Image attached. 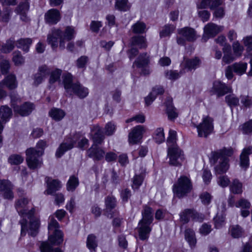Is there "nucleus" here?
Returning <instances> with one entry per match:
<instances>
[{
  "label": "nucleus",
  "instance_id": "41",
  "mask_svg": "<svg viewBox=\"0 0 252 252\" xmlns=\"http://www.w3.org/2000/svg\"><path fill=\"white\" fill-rule=\"evenodd\" d=\"M185 238L191 247L194 246L196 244L195 233L191 229H187L185 231Z\"/></svg>",
  "mask_w": 252,
  "mask_h": 252
},
{
  "label": "nucleus",
  "instance_id": "10",
  "mask_svg": "<svg viewBox=\"0 0 252 252\" xmlns=\"http://www.w3.org/2000/svg\"><path fill=\"white\" fill-rule=\"evenodd\" d=\"M178 33L182 37H177V42L179 45H184L186 41L192 42L196 40L197 34L194 29L185 27L178 30Z\"/></svg>",
  "mask_w": 252,
  "mask_h": 252
},
{
  "label": "nucleus",
  "instance_id": "27",
  "mask_svg": "<svg viewBox=\"0 0 252 252\" xmlns=\"http://www.w3.org/2000/svg\"><path fill=\"white\" fill-rule=\"evenodd\" d=\"M164 90L161 86H156L153 89L152 92L145 98L146 104L148 106L155 100L157 95L163 94Z\"/></svg>",
  "mask_w": 252,
  "mask_h": 252
},
{
  "label": "nucleus",
  "instance_id": "31",
  "mask_svg": "<svg viewBox=\"0 0 252 252\" xmlns=\"http://www.w3.org/2000/svg\"><path fill=\"white\" fill-rule=\"evenodd\" d=\"M32 39L31 38H22L17 41L16 46L22 49L25 52L29 51L30 46L32 43Z\"/></svg>",
  "mask_w": 252,
  "mask_h": 252
},
{
  "label": "nucleus",
  "instance_id": "38",
  "mask_svg": "<svg viewBox=\"0 0 252 252\" xmlns=\"http://www.w3.org/2000/svg\"><path fill=\"white\" fill-rule=\"evenodd\" d=\"M79 185L78 178L74 175L70 177L67 184L66 189L69 191H73Z\"/></svg>",
  "mask_w": 252,
  "mask_h": 252
},
{
  "label": "nucleus",
  "instance_id": "26",
  "mask_svg": "<svg viewBox=\"0 0 252 252\" xmlns=\"http://www.w3.org/2000/svg\"><path fill=\"white\" fill-rule=\"evenodd\" d=\"M142 218L139 222H146L152 224L154 220L152 209L148 206H144L142 212Z\"/></svg>",
  "mask_w": 252,
  "mask_h": 252
},
{
  "label": "nucleus",
  "instance_id": "9",
  "mask_svg": "<svg viewBox=\"0 0 252 252\" xmlns=\"http://www.w3.org/2000/svg\"><path fill=\"white\" fill-rule=\"evenodd\" d=\"M10 97L14 111L22 116L28 115L34 109L33 104L30 102H26L21 107L15 105V102L20 101V99L14 93L10 94Z\"/></svg>",
  "mask_w": 252,
  "mask_h": 252
},
{
  "label": "nucleus",
  "instance_id": "12",
  "mask_svg": "<svg viewBox=\"0 0 252 252\" xmlns=\"http://www.w3.org/2000/svg\"><path fill=\"white\" fill-rule=\"evenodd\" d=\"M168 157L169 164L173 166H180L184 159L183 152L177 147L168 148Z\"/></svg>",
  "mask_w": 252,
  "mask_h": 252
},
{
  "label": "nucleus",
  "instance_id": "49",
  "mask_svg": "<svg viewBox=\"0 0 252 252\" xmlns=\"http://www.w3.org/2000/svg\"><path fill=\"white\" fill-rule=\"evenodd\" d=\"M144 180V175L143 174L140 175H135L132 180V187L133 189H138L141 185Z\"/></svg>",
  "mask_w": 252,
  "mask_h": 252
},
{
  "label": "nucleus",
  "instance_id": "33",
  "mask_svg": "<svg viewBox=\"0 0 252 252\" xmlns=\"http://www.w3.org/2000/svg\"><path fill=\"white\" fill-rule=\"evenodd\" d=\"M131 44L137 45L140 48H146L147 46L146 39L143 36H135L132 38Z\"/></svg>",
  "mask_w": 252,
  "mask_h": 252
},
{
  "label": "nucleus",
  "instance_id": "19",
  "mask_svg": "<svg viewBox=\"0 0 252 252\" xmlns=\"http://www.w3.org/2000/svg\"><path fill=\"white\" fill-rule=\"evenodd\" d=\"M61 19L59 11L56 9H52L47 11L45 15V19L49 24H55Z\"/></svg>",
  "mask_w": 252,
  "mask_h": 252
},
{
  "label": "nucleus",
  "instance_id": "59",
  "mask_svg": "<svg viewBox=\"0 0 252 252\" xmlns=\"http://www.w3.org/2000/svg\"><path fill=\"white\" fill-rule=\"evenodd\" d=\"M13 61L17 65H20L24 62V59L19 52L13 53Z\"/></svg>",
  "mask_w": 252,
  "mask_h": 252
},
{
  "label": "nucleus",
  "instance_id": "15",
  "mask_svg": "<svg viewBox=\"0 0 252 252\" xmlns=\"http://www.w3.org/2000/svg\"><path fill=\"white\" fill-rule=\"evenodd\" d=\"M144 131V128L142 126H137L134 127L128 135L129 143L131 144L137 143L141 139Z\"/></svg>",
  "mask_w": 252,
  "mask_h": 252
},
{
  "label": "nucleus",
  "instance_id": "57",
  "mask_svg": "<svg viewBox=\"0 0 252 252\" xmlns=\"http://www.w3.org/2000/svg\"><path fill=\"white\" fill-rule=\"evenodd\" d=\"M29 9V3L28 2H25L20 3L16 9L17 13H27Z\"/></svg>",
  "mask_w": 252,
  "mask_h": 252
},
{
  "label": "nucleus",
  "instance_id": "36",
  "mask_svg": "<svg viewBox=\"0 0 252 252\" xmlns=\"http://www.w3.org/2000/svg\"><path fill=\"white\" fill-rule=\"evenodd\" d=\"M49 113L53 119L57 121L62 120L65 116V113L63 110L57 108L52 109Z\"/></svg>",
  "mask_w": 252,
  "mask_h": 252
},
{
  "label": "nucleus",
  "instance_id": "61",
  "mask_svg": "<svg viewBox=\"0 0 252 252\" xmlns=\"http://www.w3.org/2000/svg\"><path fill=\"white\" fill-rule=\"evenodd\" d=\"M165 76L167 79L175 80L178 79L180 76V75L177 71L170 70L165 71Z\"/></svg>",
  "mask_w": 252,
  "mask_h": 252
},
{
  "label": "nucleus",
  "instance_id": "35",
  "mask_svg": "<svg viewBox=\"0 0 252 252\" xmlns=\"http://www.w3.org/2000/svg\"><path fill=\"white\" fill-rule=\"evenodd\" d=\"M233 70L238 75H241L244 74L247 67V63H245L239 62L232 64Z\"/></svg>",
  "mask_w": 252,
  "mask_h": 252
},
{
  "label": "nucleus",
  "instance_id": "4",
  "mask_svg": "<svg viewBox=\"0 0 252 252\" xmlns=\"http://www.w3.org/2000/svg\"><path fill=\"white\" fill-rule=\"evenodd\" d=\"M63 83L66 93L70 94H74L81 98L86 97L89 91L87 88L82 86L80 83H73L72 76L70 73L64 74L63 76Z\"/></svg>",
  "mask_w": 252,
  "mask_h": 252
},
{
  "label": "nucleus",
  "instance_id": "50",
  "mask_svg": "<svg viewBox=\"0 0 252 252\" xmlns=\"http://www.w3.org/2000/svg\"><path fill=\"white\" fill-rule=\"evenodd\" d=\"M62 72V70L56 69L50 72L51 75L49 79V83L50 84H53L56 81H58L60 78Z\"/></svg>",
  "mask_w": 252,
  "mask_h": 252
},
{
  "label": "nucleus",
  "instance_id": "13",
  "mask_svg": "<svg viewBox=\"0 0 252 252\" xmlns=\"http://www.w3.org/2000/svg\"><path fill=\"white\" fill-rule=\"evenodd\" d=\"M223 29V26H218L213 23H208L204 28V34L202 40L203 42H206L209 37L215 36L222 31Z\"/></svg>",
  "mask_w": 252,
  "mask_h": 252
},
{
  "label": "nucleus",
  "instance_id": "63",
  "mask_svg": "<svg viewBox=\"0 0 252 252\" xmlns=\"http://www.w3.org/2000/svg\"><path fill=\"white\" fill-rule=\"evenodd\" d=\"M88 62V58L86 56H82L76 61V65L78 68L85 67Z\"/></svg>",
  "mask_w": 252,
  "mask_h": 252
},
{
  "label": "nucleus",
  "instance_id": "56",
  "mask_svg": "<svg viewBox=\"0 0 252 252\" xmlns=\"http://www.w3.org/2000/svg\"><path fill=\"white\" fill-rule=\"evenodd\" d=\"M214 221L216 228H220L224 223L225 217L223 215L218 214L214 218Z\"/></svg>",
  "mask_w": 252,
  "mask_h": 252
},
{
  "label": "nucleus",
  "instance_id": "18",
  "mask_svg": "<svg viewBox=\"0 0 252 252\" xmlns=\"http://www.w3.org/2000/svg\"><path fill=\"white\" fill-rule=\"evenodd\" d=\"M201 63V60L198 57H194L191 59H185L182 63V66L185 69H187L189 71H192L199 67Z\"/></svg>",
  "mask_w": 252,
  "mask_h": 252
},
{
  "label": "nucleus",
  "instance_id": "48",
  "mask_svg": "<svg viewBox=\"0 0 252 252\" xmlns=\"http://www.w3.org/2000/svg\"><path fill=\"white\" fill-rule=\"evenodd\" d=\"M146 28V26L144 23L137 22L133 25L132 29L133 32L136 33H141L145 32Z\"/></svg>",
  "mask_w": 252,
  "mask_h": 252
},
{
  "label": "nucleus",
  "instance_id": "8",
  "mask_svg": "<svg viewBox=\"0 0 252 252\" xmlns=\"http://www.w3.org/2000/svg\"><path fill=\"white\" fill-rule=\"evenodd\" d=\"M195 126L199 137H207L213 131V119L208 116H204L202 122Z\"/></svg>",
  "mask_w": 252,
  "mask_h": 252
},
{
  "label": "nucleus",
  "instance_id": "25",
  "mask_svg": "<svg viewBox=\"0 0 252 252\" xmlns=\"http://www.w3.org/2000/svg\"><path fill=\"white\" fill-rule=\"evenodd\" d=\"M165 105L168 119L172 120L178 117V113L177 112L176 109L172 105V98L170 97L167 98Z\"/></svg>",
  "mask_w": 252,
  "mask_h": 252
},
{
  "label": "nucleus",
  "instance_id": "32",
  "mask_svg": "<svg viewBox=\"0 0 252 252\" xmlns=\"http://www.w3.org/2000/svg\"><path fill=\"white\" fill-rule=\"evenodd\" d=\"M130 7L128 0H117L115 4V8L121 11L128 10Z\"/></svg>",
  "mask_w": 252,
  "mask_h": 252
},
{
  "label": "nucleus",
  "instance_id": "34",
  "mask_svg": "<svg viewBox=\"0 0 252 252\" xmlns=\"http://www.w3.org/2000/svg\"><path fill=\"white\" fill-rule=\"evenodd\" d=\"M229 233L234 238H238L241 237L243 234L242 228L238 225L230 226Z\"/></svg>",
  "mask_w": 252,
  "mask_h": 252
},
{
  "label": "nucleus",
  "instance_id": "3",
  "mask_svg": "<svg viewBox=\"0 0 252 252\" xmlns=\"http://www.w3.org/2000/svg\"><path fill=\"white\" fill-rule=\"evenodd\" d=\"M232 154L233 150L231 148H225L212 153V158L215 162L220 159L219 163L215 167L216 174L221 175L227 172L229 167L228 157L231 156Z\"/></svg>",
  "mask_w": 252,
  "mask_h": 252
},
{
  "label": "nucleus",
  "instance_id": "30",
  "mask_svg": "<svg viewBox=\"0 0 252 252\" xmlns=\"http://www.w3.org/2000/svg\"><path fill=\"white\" fill-rule=\"evenodd\" d=\"M149 63V57L147 53H143L139 55L137 60L134 62L133 66L136 65L137 67H143Z\"/></svg>",
  "mask_w": 252,
  "mask_h": 252
},
{
  "label": "nucleus",
  "instance_id": "47",
  "mask_svg": "<svg viewBox=\"0 0 252 252\" xmlns=\"http://www.w3.org/2000/svg\"><path fill=\"white\" fill-rule=\"evenodd\" d=\"M154 138L158 143H161L165 140L163 129L162 128H158L155 131Z\"/></svg>",
  "mask_w": 252,
  "mask_h": 252
},
{
  "label": "nucleus",
  "instance_id": "14",
  "mask_svg": "<svg viewBox=\"0 0 252 252\" xmlns=\"http://www.w3.org/2000/svg\"><path fill=\"white\" fill-rule=\"evenodd\" d=\"M87 155L94 161L102 160L104 157L105 152L96 144H93L87 151Z\"/></svg>",
  "mask_w": 252,
  "mask_h": 252
},
{
  "label": "nucleus",
  "instance_id": "54",
  "mask_svg": "<svg viewBox=\"0 0 252 252\" xmlns=\"http://www.w3.org/2000/svg\"><path fill=\"white\" fill-rule=\"evenodd\" d=\"M37 73L44 79L50 73V70L46 65H44L39 67Z\"/></svg>",
  "mask_w": 252,
  "mask_h": 252
},
{
  "label": "nucleus",
  "instance_id": "1",
  "mask_svg": "<svg viewBox=\"0 0 252 252\" xmlns=\"http://www.w3.org/2000/svg\"><path fill=\"white\" fill-rule=\"evenodd\" d=\"M59 224L57 221L53 217L49 218L48 229L49 233H53V235L49 236L48 240L51 243L48 242H43L41 243L40 249L41 252H62L59 248L53 249L52 245H58L63 241V234L59 229Z\"/></svg>",
  "mask_w": 252,
  "mask_h": 252
},
{
  "label": "nucleus",
  "instance_id": "53",
  "mask_svg": "<svg viewBox=\"0 0 252 252\" xmlns=\"http://www.w3.org/2000/svg\"><path fill=\"white\" fill-rule=\"evenodd\" d=\"M217 183L222 188H225L230 184V181L227 176L222 175L218 178Z\"/></svg>",
  "mask_w": 252,
  "mask_h": 252
},
{
  "label": "nucleus",
  "instance_id": "62",
  "mask_svg": "<svg viewBox=\"0 0 252 252\" xmlns=\"http://www.w3.org/2000/svg\"><path fill=\"white\" fill-rule=\"evenodd\" d=\"M241 102L246 107H250L252 105V98L249 95H242L240 96Z\"/></svg>",
  "mask_w": 252,
  "mask_h": 252
},
{
  "label": "nucleus",
  "instance_id": "2",
  "mask_svg": "<svg viewBox=\"0 0 252 252\" xmlns=\"http://www.w3.org/2000/svg\"><path fill=\"white\" fill-rule=\"evenodd\" d=\"M74 34V30L71 27H66L64 32L60 29H54L48 34L47 42L49 44L51 45L52 48L55 49L58 46V40L59 39V47L63 50L65 48L66 42L73 39Z\"/></svg>",
  "mask_w": 252,
  "mask_h": 252
},
{
  "label": "nucleus",
  "instance_id": "52",
  "mask_svg": "<svg viewBox=\"0 0 252 252\" xmlns=\"http://www.w3.org/2000/svg\"><path fill=\"white\" fill-rule=\"evenodd\" d=\"M116 129V125L112 122H109L105 125V134L107 136L112 135L115 132Z\"/></svg>",
  "mask_w": 252,
  "mask_h": 252
},
{
  "label": "nucleus",
  "instance_id": "20",
  "mask_svg": "<svg viewBox=\"0 0 252 252\" xmlns=\"http://www.w3.org/2000/svg\"><path fill=\"white\" fill-rule=\"evenodd\" d=\"M46 182L47 184V189L45 191L47 194H51L53 192L59 190L61 188V182L58 180H52L50 181L49 177L46 178Z\"/></svg>",
  "mask_w": 252,
  "mask_h": 252
},
{
  "label": "nucleus",
  "instance_id": "60",
  "mask_svg": "<svg viewBox=\"0 0 252 252\" xmlns=\"http://www.w3.org/2000/svg\"><path fill=\"white\" fill-rule=\"evenodd\" d=\"M15 42L13 40H8L5 44L2 47V51L4 53H9L14 48Z\"/></svg>",
  "mask_w": 252,
  "mask_h": 252
},
{
  "label": "nucleus",
  "instance_id": "45",
  "mask_svg": "<svg viewBox=\"0 0 252 252\" xmlns=\"http://www.w3.org/2000/svg\"><path fill=\"white\" fill-rule=\"evenodd\" d=\"M176 142V132L173 130H170L169 136L167 138V143L169 147H177L175 144Z\"/></svg>",
  "mask_w": 252,
  "mask_h": 252
},
{
  "label": "nucleus",
  "instance_id": "29",
  "mask_svg": "<svg viewBox=\"0 0 252 252\" xmlns=\"http://www.w3.org/2000/svg\"><path fill=\"white\" fill-rule=\"evenodd\" d=\"M252 153V147L244 149L240 156V166L246 170L249 165L248 156Z\"/></svg>",
  "mask_w": 252,
  "mask_h": 252
},
{
  "label": "nucleus",
  "instance_id": "43",
  "mask_svg": "<svg viewBox=\"0 0 252 252\" xmlns=\"http://www.w3.org/2000/svg\"><path fill=\"white\" fill-rule=\"evenodd\" d=\"M97 246V243L96 236L93 234L88 235L87 239V247L90 250H94Z\"/></svg>",
  "mask_w": 252,
  "mask_h": 252
},
{
  "label": "nucleus",
  "instance_id": "44",
  "mask_svg": "<svg viewBox=\"0 0 252 252\" xmlns=\"http://www.w3.org/2000/svg\"><path fill=\"white\" fill-rule=\"evenodd\" d=\"M175 29V27L172 25H165L159 33L160 37H164L170 36L171 33L173 32Z\"/></svg>",
  "mask_w": 252,
  "mask_h": 252
},
{
  "label": "nucleus",
  "instance_id": "5",
  "mask_svg": "<svg viewBox=\"0 0 252 252\" xmlns=\"http://www.w3.org/2000/svg\"><path fill=\"white\" fill-rule=\"evenodd\" d=\"M192 189L190 180L187 176H182L173 185V191L179 198H182L187 195Z\"/></svg>",
  "mask_w": 252,
  "mask_h": 252
},
{
  "label": "nucleus",
  "instance_id": "39",
  "mask_svg": "<svg viewBox=\"0 0 252 252\" xmlns=\"http://www.w3.org/2000/svg\"><path fill=\"white\" fill-rule=\"evenodd\" d=\"M105 204L106 211L107 212H111L117 205L116 198L113 196H108L105 198Z\"/></svg>",
  "mask_w": 252,
  "mask_h": 252
},
{
  "label": "nucleus",
  "instance_id": "42",
  "mask_svg": "<svg viewBox=\"0 0 252 252\" xmlns=\"http://www.w3.org/2000/svg\"><path fill=\"white\" fill-rule=\"evenodd\" d=\"M12 115V111L7 106H2L0 109V116L3 121H7Z\"/></svg>",
  "mask_w": 252,
  "mask_h": 252
},
{
  "label": "nucleus",
  "instance_id": "11",
  "mask_svg": "<svg viewBox=\"0 0 252 252\" xmlns=\"http://www.w3.org/2000/svg\"><path fill=\"white\" fill-rule=\"evenodd\" d=\"M18 82L14 74H10L7 75L0 82V98H4L7 96V92L3 90L5 87L9 90H13L17 88Z\"/></svg>",
  "mask_w": 252,
  "mask_h": 252
},
{
  "label": "nucleus",
  "instance_id": "37",
  "mask_svg": "<svg viewBox=\"0 0 252 252\" xmlns=\"http://www.w3.org/2000/svg\"><path fill=\"white\" fill-rule=\"evenodd\" d=\"M230 191L235 194H240L242 192V184L237 179L233 180L230 185Z\"/></svg>",
  "mask_w": 252,
  "mask_h": 252
},
{
  "label": "nucleus",
  "instance_id": "22",
  "mask_svg": "<svg viewBox=\"0 0 252 252\" xmlns=\"http://www.w3.org/2000/svg\"><path fill=\"white\" fill-rule=\"evenodd\" d=\"M75 141L70 138L66 142L62 143L56 153V156L57 158H60L66 151L71 149L74 146Z\"/></svg>",
  "mask_w": 252,
  "mask_h": 252
},
{
  "label": "nucleus",
  "instance_id": "55",
  "mask_svg": "<svg viewBox=\"0 0 252 252\" xmlns=\"http://www.w3.org/2000/svg\"><path fill=\"white\" fill-rule=\"evenodd\" d=\"M23 160V158L18 155H11L8 158V161L11 164H19L22 163Z\"/></svg>",
  "mask_w": 252,
  "mask_h": 252
},
{
  "label": "nucleus",
  "instance_id": "28",
  "mask_svg": "<svg viewBox=\"0 0 252 252\" xmlns=\"http://www.w3.org/2000/svg\"><path fill=\"white\" fill-rule=\"evenodd\" d=\"M92 135L94 143L100 144L104 139V135L103 134L101 128L98 126H94L92 130Z\"/></svg>",
  "mask_w": 252,
  "mask_h": 252
},
{
  "label": "nucleus",
  "instance_id": "51",
  "mask_svg": "<svg viewBox=\"0 0 252 252\" xmlns=\"http://www.w3.org/2000/svg\"><path fill=\"white\" fill-rule=\"evenodd\" d=\"M225 100L227 103L231 107L235 106L239 104V99L235 96L234 94H232L226 95L225 96Z\"/></svg>",
  "mask_w": 252,
  "mask_h": 252
},
{
  "label": "nucleus",
  "instance_id": "23",
  "mask_svg": "<svg viewBox=\"0 0 252 252\" xmlns=\"http://www.w3.org/2000/svg\"><path fill=\"white\" fill-rule=\"evenodd\" d=\"M12 187L11 183L7 180L0 181V190L3 192L4 198L11 199L13 197L11 191Z\"/></svg>",
  "mask_w": 252,
  "mask_h": 252
},
{
  "label": "nucleus",
  "instance_id": "64",
  "mask_svg": "<svg viewBox=\"0 0 252 252\" xmlns=\"http://www.w3.org/2000/svg\"><path fill=\"white\" fill-rule=\"evenodd\" d=\"M244 134H250L252 132V120L245 123L242 127Z\"/></svg>",
  "mask_w": 252,
  "mask_h": 252
},
{
  "label": "nucleus",
  "instance_id": "24",
  "mask_svg": "<svg viewBox=\"0 0 252 252\" xmlns=\"http://www.w3.org/2000/svg\"><path fill=\"white\" fill-rule=\"evenodd\" d=\"M28 218L30 220L29 233L31 235L35 236L38 233V230L40 225L39 220L34 216V214L31 218Z\"/></svg>",
  "mask_w": 252,
  "mask_h": 252
},
{
  "label": "nucleus",
  "instance_id": "40",
  "mask_svg": "<svg viewBox=\"0 0 252 252\" xmlns=\"http://www.w3.org/2000/svg\"><path fill=\"white\" fill-rule=\"evenodd\" d=\"M233 53L236 56L237 58H239L242 56L243 52L244 50V48L238 41L233 42L232 45Z\"/></svg>",
  "mask_w": 252,
  "mask_h": 252
},
{
  "label": "nucleus",
  "instance_id": "46",
  "mask_svg": "<svg viewBox=\"0 0 252 252\" xmlns=\"http://www.w3.org/2000/svg\"><path fill=\"white\" fill-rule=\"evenodd\" d=\"M191 209H187L180 213V220L184 223H188L190 217L191 216Z\"/></svg>",
  "mask_w": 252,
  "mask_h": 252
},
{
  "label": "nucleus",
  "instance_id": "6",
  "mask_svg": "<svg viewBox=\"0 0 252 252\" xmlns=\"http://www.w3.org/2000/svg\"><path fill=\"white\" fill-rule=\"evenodd\" d=\"M23 191L22 189H18V194L20 198L17 199L15 204V206L18 214L23 218H31L34 214L35 209L32 208L28 209V205L30 200L27 197H22Z\"/></svg>",
  "mask_w": 252,
  "mask_h": 252
},
{
  "label": "nucleus",
  "instance_id": "17",
  "mask_svg": "<svg viewBox=\"0 0 252 252\" xmlns=\"http://www.w3.org/2000/svg\"><path fill=\"white\" fill-rule=\"evenodd\" d=\"M223 56L222 57V64H229L236 60V56L232 52L231 47L230 44H226L222 49Z\"/></svg>",
  "mask_w": 252,
  "mask_h": 252
},
{
  "label": "nucleus",
  "instance_id": "21",
  "mask_svg": "<svg viewBox=\"0 0 252 252\" xmlns=\"http://www.w3.org/2000/svg\"><path fill=\"white\" fill-rule=\"evenodd\" d=\"M213 89L216 92L218 96H222L225 94L231 92L232 89L230 87L222 83L220 81H216L213 84Z\"/></svg>",
  "mask_w": 252,
  "mask_h": 252
},
{
  "label": "nucleus",
  "instance_id": "58",
  "mask_svg": "<svg viewBox=\"0 0 252 252\" xmlns=\"http://www.w3.org/2000/svg\"><path fill=\"white\" fill-rule=\"evenodd\" d=\"M191 218L195 221L201 222L204 219V215L196 212L194 209H191Z\"/></svg>",
  "mask_w": 252,
  "mask_h": 252
},
{
  "label": "nucleus",
  "instance_id": "16",
  "mask_svg": "<svg viewBox=\"0 0 252 252\" xmlns=\"http://www.w3.org/2000/svg\"><path fill=\"white\" fill-rule=\"evenodd\" d=\"M151 225L150 223L139 222L137 229L140 240L144 241L149 238L152 229Z\"/></svg>",
  "mask_w": 252,
  "mask_h": 252
},
{
  "label": "nucleus",
  "instance_id": "7",
  "mask_svg": "<svg viewBox=\"0 0 252 252\" xmlns=\"http://www.w3.org/2000/svg\"><path fill=\"white\" fill-rule=\"evenodd\" d=\"M42 155V150H37L34 148L26 150V161L30 169H35L41 167L42 162L39 157Z\"/></svg>",
  "mask_w": 252,
  "mask_h": 252
}]
</instances>
